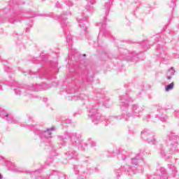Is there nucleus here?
Wrapping results in <instances>:
<instances>
[{
	"label": "nucleus",
	"instance_id": "f257e3e1",
	"mask_svg": "<svg viewBox=\"0 0 179 179\" xmlns=\"http://www.w3.org/2000/svg\"><path fill=\"white\" fill-rule=\"evenodd\" d=\"M120 100L122 101L120 104V109L122 111V115L119 116H111L109 119H106V117L101 116L100 113L97 111V108L96 106H92L91 109H90V113L88 117L92 119V122L94 123L95 125H97L99 122H103L105 121L106 124L108 125V124H111V122H114V121H117L118 120H125V121H128L129 118H132L133 117H139L140 113L143 111V108L139 107L137 104L129 105L130 100H128V95H124V96L120 97Z\"/></svg>",
	"mask_w": 179,
	"mask_h": 179
},
{
	"label": "nucleus",
	"instance_id": "9b49d317",
	"mask_svg": "<svg viewBox=\"0 0 179 179\" xmlns=\"http://www.w3.org/2000/svg\"><path fill=\"white\" fill-rule=\"evenodd\" d=\"M67 93L68 94H70L66 96L67 100H73L74 101H76V100H80V96L75 93V89L73 88L71 91L68 90Z\"/></svg>",
	"mask_w": 179,
	"mask_h": 179
},
{
	"label": "nucleus",
	"instance_id": "7ed1b4c3",
	"mask_svg": "<svg viewBox=\"0 0 179 179\" xmlns=\"http://www.w3.org/2000/svg\"><path fill=\"white\" fill-rule=\"evenodd\" d=\"M60 145L65 146L70 140L71 146H75L80 149V150H85V147L86 144L83 143V140H82V135L78 133H68L65 132L63 136H57Z\"/></svg>",
	"mask_w": 179,
	"mask_h": 179
},
{
	"label": "nucleus",
	"instance_id": "5701e85b",
	"mask_svg": "<svg viewBox=\"0 0 179 179\" xmlns=\"http://www.w3.org/2000/svg\"><path fill=\"white\" fill-rule=\"evenodd\" d=\"M157 51H159V55H161V57L162 58H164V57H163V55H164L166 54V52H164V50H163V48H161L160 46L157 47Z\"/></svg>",
	"mask_w": 179,
	"mask_h": 179
},
{
	"label": "nucleus",
	"instance_id": "49530a36",
	"mask_svg": "<svg viewBox=\"0 0 179 179\" xmlns=\"http://www.w3.org/2000/svg\"><path fill=\"white\" fill-rule=\"evenodd\" d=\"M1 80H0V90H3V89H2V85H1Z\"/></svg>",
	"mask_w": 179,
	"mask_h": 179
},
{
	"label": "nucleus",
	"instance_id": "f03ea898",
	"mask_svg": "<svg viewBox=\"0 0 179 179\" xmlns=\"http://www.w3.org/2000/svg\"><path fill=\"white\" fill-rule=\"evenodd\" d=\"M169 141H167L169 150L166 151V147L163 145H160L158 148V153L160 154V156L167 160L171 156V155H176V153L178 152V149H177V146H178L179 142V136L176 134L174 132L171 131L168 134Z\"/></svg>",
	"mask_w": 179,
	"mask_h": 179
},
{
	"label": "nucleus",
	"instance_id": "c9c22d12",
	"mask_svg": "<svg viewBox=\"0 0 179 179\" xmlns=\"http://www.w3.org/2000/svg\"><path fill=\"white\" fill-rule=\"evenodd\" d=\"M174 6H176V3L174 1H173L171 3V8H172L173 9H174Z\"/></svg>",
	"mask_w": 179,
	"mask_h": 179
},
{
	"label": "nucleus",
	"instance_id": "a878e982",
	"mask_svg": "<svg viewBox=\"0 0 179 179\" xmlns=\"http://www.w3.org/2000/svg\"><path fill=\"white\" fill-rule=\"evenodd\" d=\"M62 27H65V26H68V22H66V18H63L61 21Z\"/></svg>",
	"mask_w": 179,
	"mask_h": 179
},
{
	"label": "nucleus",
	"instance_id": "aec40b11",
	"mask_svg": "<svg viewBox=\"0 0 179 179\" xmlns=\"http://www.w3.org/2000/svg\"><path fill=\"white\" fill-rule=\"evenodd\" d=\"M110 6H111V3L110 1L108 3H106L103 6L106 16H107V15H108V12L110 10Z\"/></svg>",
	"mask_w": 179,
	"mask_h": 179
},
{
	"label": "nucleus",
	"instance_id": "58836bf2",
	"mask_svg": "<svg viewBox=\"0 0 179 179\" xmlns=\"http://www.w3.org/2000/svg\"><path fill=\"white\" fill-rule=\"evenodd\" d=\"M149 118H150V115H148L144 120L145 121H149Z\"/></svg>",
	"mask_w": 179,
	"mask_h": 179
},
{
	"label": "nucleus",
	"instance_id": "412c9836",
	"mask_svg": "<svg viewBox=\"0 0 179 179\" xmlns=\"http://www.w3.org/2000/svg\"><path fill=\"white\" fill-rule=\"evenodd\" d=\"M139 57L138 55H133L130 58L127 59V61H131L132 62H137L138 61Z\"/></svg>",
	"mask_w": 179,
	"mask_h": 179
},
{
	"label": "nucleus",
	"instance_id": "423d86ee",
	"mask_svg": "<svg viewBox=\"0 0 179 179\" xmlns=\"http://www.w3.org/2000/svg\"><path fill=\"white\" fill-rule=\"evenodd\" d=\"M73 171L76 176H78V179H86V176L92 173L90 169L79 165H74Z\"/></svg>",
	"mask_w": 179,
	"mask_h": 179
},
{
	"label": "nucleus",
	"instance_id": "c03bdc74",
	"mask_svg": "<svg viewBox=\"0 0 179 179\" xmlns=\"http://www.w3.org/2000/svg\"><path fill=\"white\" fill-rule=\"evenodd\" d=\"M159 37H160V36H159V35H157V36L155 37V40H156V38H157V39H159Z\"/></svg>",
	"mask_w": 179,
	"mask_h": 179
},
{
	"label": "nucleus",
	"instance_id": "8fccbe9b",
	"mask_svg": "<svg viewBox=\"0 0 179 179\" xmlns=\"http://www.w3.org/2000/svg\"><path fill=\"white\" fill-rule=\"evenodd\" d=\"M39 78H40L41 79H43L44 77H43V76H39Z\"/></svg>",
	"mask_w": 179,
	"mask_h": 179
},
{
	"label": "nucleus",
	"instance_id": "473e14b6",
	"mask_svg": "<svg viewBox=\"0 0 179 179\" xmlns=\"http://www.w3.org/2000/svg\"><path fill=\"white\" fill-rule=\"evenodd\" d=\"M30 27H33V23H31L29 24V27H27V28H26L27 31H29Z\"/></svg>",
	"mask_w": 179,
	"mask_h": 179
},
{
	"label": "nucleus",
	"instance_id": "39448f33",
	"mask_svg": "<svg viewBox=\"0 0 179 179\" xmlns=\"http://www.w3.org/2000/svg\"><path fill=\"white\" fill-rule=\"evenodd\" d=\"M0 117L3 120H6L8 124H18L20 127H24V128H29L31 131H36V126L31 125L29 126L27 124H23L22 122H19V120H16L13 117V115L11 114H8L6 111L0 108Z\"/></svg>",
	"mask_w": 179,
	"mask_h": 179
},
{
	"label": "nucleus",
	"instance_id": "f704fd0d",
	"mask_svg": "<svg viewBox=\"0 0 179 179\" xmlns=\"http://www.w3.org/2000/svg\"><path fill=\"white\" fill-rule=\"evenodd\" d=\"M175 115L177 118H179V111H175Z\"/></svg>",
	"mask_w": 179,
	"mask_h": 179
},
{
	"label": "nucleus",
	"instance_id": "cd10ccee",
	"mask_svg": "<svg viewBox=\"0 0 179 179\" xmlns=\"http://www.w3.org/2000/svg\"><path fill=\"white\" fill-rule=\"evenodd\" d=\"M4 71L5 72H7V73H10V72H12V69H10V67L8 66H4Z\"/></svg>",
	"mask_w": 179,
	"mask_h": 179
},
{
	"label": "nucleus",
	"instance_id": "de8ad7c7",
	"mask_svg": "<svg viewBox=\"0 0 179 179\" xmlns=\"http://www.w3.org/2000/svg\"><path fill=\"white\" fill-rule=\"evenodd\" d=\"M43 101H47V98H43Z\"/></svg>",
	"mask_w": 179,
	"mask_h": 179
},
{
	"label": "nucleus",
	"instance_id": "c756f323",
	"mask_svg": "<svg viewBox=\"0 0 179 179\" xmlns=\"http://www.w3.org/2000/svg\"><path fill=\"white\" fill-rule=\"evenodd\" d=\"M20 21H21L20 19H17V20H14V21H12L11 19L8 20V22H9L10 23H12L13 24H15V23L17 22H20Z\"/></svg>",
	"mask_w": 179,
	"mask_h": 179
},
{
	"label": "nucleus",
	"instance_id": "2f4dec72",
	"mask_svg": "<svg viewBox=\"0 0 179 179\" xmlns=\"http://www.w3.org/2000/svg\"><path fill=\"white\" fill-rule=\"evenodd\" d=\"M55 8H62L61 3H59V2H57L55 3Z\"/></svg>",
	"mask_w": 179,
	"mask_h": 179
},
{
	"label": "nucleus",
	"instance_id": "1a4fd4ad",
	"mask_svg": "<svg viewBox=\"0 0 179 179\" xmlns=\"http://www.w3.org/2000/svg\"><path fill=\"white\" fill-rule=\"evenodd\" d=\"M158 113L159 114L157 115V116L152 119V122H157L158 120H160L162 122H166L167 121V116L165 115H163V113H164V109L162 108H157Z\"/></svg>",
	"mask_w": 179,
	"mask_h": 179
},
{
	"label": "nucleus",
	"instance_id": "7c9ffc66",
	"mask_svg": "<svg viewBox=\"0 0 179 179\" xmlns=\"http://www.w3.org/2000/svg\"><path fill=\"white\" fill-rule=\"evenodd\" d=\"M112 153V155H108V157H114V156H115V155H117V152H111Z\"/></svg>",
	"mask_w": 179,
	"mask_h": 179
},
{
	"label": "nucleus",
	"instance_id": "5fc2aeb1",
	"mask_svg": "<svg viewBox=\"0 0 179 179\" xmlns=\"http://www.w3.org/2000/svg\"><path fill=\"white\" fill-rule=\"evenodd\" d=\"M83 57H86V54H84V55H83Z\"/></svg>",
	"mask_w": 179,
	"mask_h": 179
},
{
	"label": "nucleus",
	"instance_id": "20e7f679",
	"mask_svg": "<svg viewBox=\"0 0 179 179\" xmlns=\"http://www.w3.org/2000/svg\"><path fill=\"white\" fill-rule=\"evenodd\" d=\"M10 86H11V87H14V92L16 96H22V94L23 96H31V93H33V92L40 90V87L38 84H31L23 88L20 85H17V83H16V81H14L10 85Z\"/></svg>",
	"mask_w": 179,
	"mask_h": 179
},
{
	"label": "nucleus",
	"instance_id": "0eeeda50",
	"mask_svg": "<svg viewBox=\"0 0 179 179\" xmlns=\"http://www.w3.org/2000/svg\"><path fill=\"white\" fill-rule=\"evenodd\" d=\"M52 131H55V127H52L50 128H48L45 130L39 133V136L41 138V139H43V141L45 143H51Z\"/></svg>",
	"mask_w": 179,
	"mask_h": 179
},
{
	"label": "nucleus",
	"instance_id": "9d476101",
	"mask_svg": "<svg viewBox=\"0 0 179 179\" xmlns=\"http://www.w3.org/2000/svg\"><path fill=\"white\" fill-rule=\"evenodd\" d=\"M157 175H155L153 179H167V172L164 167H161L159 170H157Z\"/></svg>",
	"mask_w": 179,
	"mask_h": 179
},
{
	"label": "nucleus",
	"instance_id": "3c124183",
	"mask_svg": "<svg viewBox=\"0 0 179 179\" xmlns=\"http://www.w3.org/2000/svg\"><path fill=\"white\" fill-rule=\"evenodd\" d=\"M106 100L108 101L109 99L108 97H106Z\"/></svg>",
	"mask_w": 179,
	"mask_h": 179
},
{
	"label": "nucleus",
	"instance_id": "37998d69",
	"mask_svg": "<svg viewBox=\"0 0 179 179\" xmlns=\"http://www.w3.org/2000/svg\"><path fill=\"white\" fill-rule=\"evenodd\" d=\"M68 15H71V12L70 11H68L67 13H65L66 16H68Z\"/></svg>",
	"mask_w": 179,
	"mask_h": 179
},
{
	"label": "nucleus",
	"instance_id": "f8f14e48",
	"mask_svg": "<svg viewBox=\"0 0 179 179\" xmlns=\"http://www.w3.org/2000/svg\"><path fill=\"white\" fill-rule=\"evenodd\" d=\"M106 22H107V17H103V23H99V25H101V30L98 36V40H100V36H107V31L104 29V27H106Z\"/></svg>",
	"mask_w": 179,
	"mask_h": 179
},
{
	"label": "nucleus",
	"instance_id": "ea45409f",
	"mask_svg": "<svg viewBox=\"0 0 179 179\" xmlns=\"http://www.w3.org/2000/svg\"><path fill=\"white\" fill-rule=\"evenodd\" d=\"M121 176V172H116V177H120Z\"/></svg>",
	"mask_w": 179,
	"mask_h": 179
},
{
	"label": "nucleus",
	"instance_id": "4468645a",
	"mask_svg": "<svg viewBox=\"0 0 179 179\" xmlns=\"http://www.w3.org/2000/svg\"><path fill=\"white\" fill-rule=\"evenodd\" d=\"M66 155H67V157L69 160L72 159H76V157H78V152L73 150H69L66 152Z\"/></svg>",
	"mask_w": 179,
	"mask_h": 179
},
{
	"label": "nucleus",
	"instance_id": "72a5a7b5",
	"mask_svg": "<svg viewBox=\"0 0 179 179\" xmlns=\"http://www.w3.org/2000/svg\"><path fill=\"white\" fill-rule=\"evenodd\" d=\"M30 120H31V117L27 116V120H26V124H27V122H29V121H30Z\"/></svg>",
	"mask_w": 179,
	"mask_h": 179
},
{
	"label": "nucleus",
	"instance_id": "6e6d98bb",
	"mask_svg": "<svg viewBox=\"0 0 179 179\" xmlns=\"http://www.w3.org/2000/svg\"><path fill=\"white\" fill-rule=\"evenodd\" d=\"M106 127H107V124L105 123Z\"/></svg>",
	"mask_w": 179,
	"mask_h": 179
},
{
	"label": "nucleus",
	"instance_id": "4c0bfd02",
	"mask_svg": "<svg viewBox=\"0 0 179 179\" xmlns=\"http://www.w3.org/2000/svg\"><path fill=\"white\" fill-rule=\"evenodd\" d=\"M36 179H48V178L43 176H37Z\"/></svg>",
	"mask_w": 179,
	"mask_h": 179
},
{
	"label": "nucleus",
	"instance_id": "4be33fe9",
	"mask_svg": "<svg viewBox=\"0 0 179 179\" xmlns=\"http://www.w3.org/2000/svg\"><path fill=\"white\" fill-rule=\"evenodd\" d=\"M127 171V173H129V176H132V174H136V172L135 171V167L128 166Z\"/></svg>",
	"mask_w": 179,
	"mask_h": 179
},
{
	"label": "nucleus",
	"instance_id": "864d4df0",
	"mask_svg": "<svg viewBox=\"0 0 179 179\" xmlns=\"http://www.w3.org/2000/svg\"><path fill=\"white\" fill-rule=\"evenodd\" d=\"M32 16H37V15H36V14H34Z\"/></svg>",
	"mask_w": 179,
	"mask_h": 179
},
{
	"label": "nucleus",
	"instance_id": "ddd939ff",
	"mask_svg": "<svg viewBox=\"0 0 179 179\" xmlns=\"http://www.w3.org/2000/svg\"><path fill=\"white\" fill-rule=\"evenodd\" d=\"M87 18H78L77 20L79 23V26L80 29L83 31V34H86V30H87V27L85 26V23L83 22H86Z\"/></svg>",
	"mask_w": 179,
	"mask_h": 179
},
{
	"label": "nucleus",
	"instance_id": "6ab92c4d",
	"mask_svg": "<svg viewBox=\"0 0 179 179\" xmlns=\"http://www.w3.org/2000/svg\"><path fill=\"white\" fill-rule=\"evenodd\" d=\"M169 169H170L171 174L173 177H176V174H177V168L174 165H168Z\"/></svg>",
	"mask_w": 179,
	"mask_h": 179
},
{
	"label": "nucleus",
	"instance_id": "79ce46f5",
	"mask_svg": "<svg viewBox=\"0 0 179 179\" xmlns=\"http://www.w3.org/2000/svg\"><path fill=\"white\" fill-rule=\"evenodd\" d=\"M65 124H71V120H65Z\"/></svg>",
	"mask_w": 179,
	"mask_h": 179
},
{
	"label": "nucleus",
	"instance_id": "bb28decb",
	"mask_svg": "<svg viewBox=\"0 0 179 179\" xmlns=\"http://www.w3.org/2000/svg\"><path fill=\"white\" fill-rule=\"evenodd\" d=\"M89 141L90 143V147L92 148V149H94V148H96V146H97L96 143L94 141H92V138H90Z\"/></svg>",
	"mask_w": 179,
	"mask_h": 179
},
{
	"label": "nucleus",
	"instance_id": "393cba45",
	"mask_svg": "<svg viewBox=\"0 0 179 179\" xmlns=\"http://www.w3.org/2000/svg\"><path fill=\"white\" fill-rule=\"evenodd\" d=\"M169 76H174V73H176V70H174L173 67H171L169 70H168V73H167Z\"/></svg>",
	"mask_w": 179,
	"mask_h": 179
},
{
	"label": "nucleus",
	"instance_id": "f3484780",
	"mask_svg": "<svg viewBox=\"0 0 179 179\" xmlns=\"http://www.w3.org/2000/svg\"><path fill=\"white\" fill-rule=\"evenodd\" d=\"M64 33L65 34V37L66 38V42L68 43V45L69 46L72 45V36H71V34L68 33L65 29H64Z\"/></svg>",
	"mask_w": 179,
	"mask_h": 179
},
{
	"label": "nucleus",
	"instance_id": "6e6552de",
	"mask_svg": "<svg viewBox=\"0 0 179 179\" xmlns=\"http://www.w3.org/2000/svg\"><path fill=\"white\" fill-rule=\"evenodd\" d=\"M141 138L146 141L150 145H155L156 143L155 134L148 130H143L141 131Z\"/></svg>",
	"mask_w": 179,
	"mask_h": 179
},
{
	"label": "nucleus",
	"instance_id": "603ef678",
	"mask_svg": "<svg viewBox=\"0 0 179 179\" xmlns=\"http://www.w3.org/2000/svg\"><path fill=\"white\" fill-rule=\"evenodd\" d=\"M3 159V157L0 156V160H2Z\"/></svg>",
	"mask_w": 179,
	"mask_h": 179
},
{
	"label": "nucleus",
	"instance_id": "c85d7f7f",
	"mask_svg": "<svg viewBox=\"0 0 179 179\" xmlns=\"http://www.w3.org/2000/svg\"><path fill=\"white\" fill-rule=\"evenodd\" d=\"M65 4L69 7L73 6V3H72V1L70 0H66Z\"/></svg>",
	"mask_w": 179,
	"mask_h": 179
},
{
	"label": "nucleus",
	"instance_id": "a19ab883",
	"mask_svg": "<svg viewBox=\"0 0 179 179\" xmlns=\"http://www.w3.org/2000/svg\"><path fill=\"white\" fill-rule=\"evenodd\" d=\"M103 106H104V107H108V103H106V102H103Z\"/></svg>",
	"mask_w": 179,
	"mask_h": 179
},
{
	"label": "nucleus",
	"instance_id": "09e8293b",
	"mask_svg": "<svg viewBox=\"0 0 179 179\" xmlns=\"http://www.w3.org/2000/svg\"><path fill=\"white\" fill-rule=\"evenodd\" d=\"M3 178V176L0 173V179H2Z\"/></svg>",
	"mask_w": 179,
	"mask_h": 179
},
{
	"label": "nucleus",
	"instance_id": "b1692460",
	"mask_svg": "<svg viewBox=\"0 0 179 179\" xmlns=\"http://www.w3.org/2000/svg\"><path fill=\"white\" fill-rule=\"evenodd\" d=\"M174 87V83H171V84L168 85L165 87L166 92H170V90H172Z\"/></svg>",
	"mask_w": 179,
	"mask_h": 179
},
{
	"label": "nucleus",
	"instance_id": "dca6fc26",
	"mask_svg": "<svg viewBox=\"0 0 179 179\" xmlns=\"http://www.w3.org/2000/svg\"><path fill=\"white\" fill-rule=\"evenodd\" d=\"M141 160H142V156H141V154H138V155L131 159V164H133L134 166H138V164L139 163V162H141Z\"/></svg>",
	"mask_w": 179,
	"mask_h": 179
},
{
	"label": "nucleus",
	"instance_id": "a18cd8bd",
	"mask_svg": "<svg viewBox=\"0 0 179 179\" xmlns=\"http://www.w3.org/2000/svg\"><path fill=\"white\" fill-rule=\"evenodd\" d=\"M32 174H34V176H36V174H37V171L32 172Z\"/></svg>",
	"mask_w": 179,
	"mask_h": 179
},
{
	"label": "nucleus",
	"instance_id": "e433bc0d",
	"mask_svg": "<svg viewBox=\"0 0 179 179\" xmlns=\"http://www.w3.org/2000/svg\"><path fill=\"white\" fill-rule=\"evenodd\" d=\"M171 78H173V76H170L167 73V76H166V78L170 80V79H171Z\"/></svg>",
	"mask_w": 179,
	"mask_h": 179
},
{
	"label": "nucleus",
	"instance_id": "a211bd4d",
	"mask_svg": "<svg viewBox=\"0 0 179 179\" xmlns=\"http://www.w3.org/2000/svg\"><path fill=\"white\" fill-rule=\"evenodd\" d=\"M118 157L119 159H122V160L124 162L125 159L128 157V152L125 150L121 151V152H119L118 154Z\"/></svg>",
	"mask_w": 179,
	"mask_h": 179
},
{
	"label": "nucleus",
	"instance_id": "2eb2a0df",
	"mask_svg": "<svg viewBox=\"0 0 179 179\" xmlns=\"http://www.w3.org/2000/svg\"><path fill=\"white\" fill-rule=\"evenodd\" d=\"M88 3L87 5L85 6V9L86 10H87V12H93L94 8H93V5H94V0H87Z\"/></svg>",
	"mask_w": 179,
	"mask_h": 179
}]
</instances>
